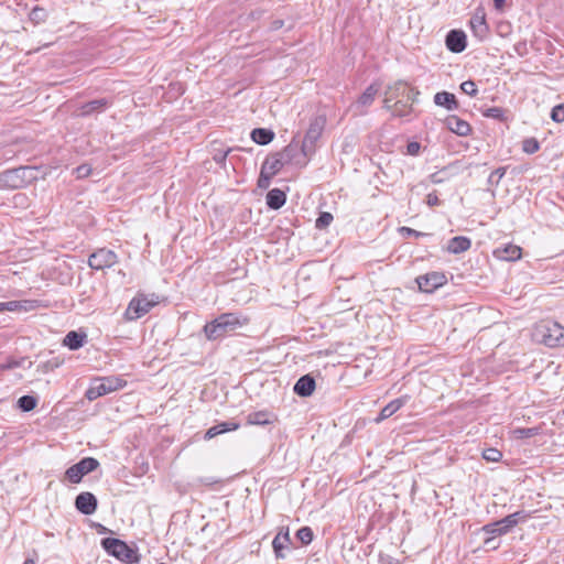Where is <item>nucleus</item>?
I'll use <instances>...</instances> for the list:
<instances>
[{"mask_svg":"<svg viewBox=\"0 0 564 564\" xmlns=\"http://www.w3.org/2000/svg\"><path fill=\"white\" fill-rule=\"evenodd\" d=\"M12 302V312L23 311L29 312L39 307V303L35 300H22V301H11Z\"/></svg>","mask_w":564,"mask_h":564,"instance_id":"33","label":"nucleus"},{"mask_svg":"<svg viewBox=\"0 0 564 564\" xmlns=\"http://www.w3.org/2000/svg\"><path fill=\"white\" fill-rule=\"evenodd\" d=\"M533 337L547 347L564 346V327L554 321H541L534 327Z\"/></svg>","mask_w":564,"mask_h":564,"instance_id":"2","label":"nucleus"},{"mask_svg":"<svg viewBox=\"0 0 564 564\" xmlns=\"http://www.w3.org/2000/svg\"><path fill=\"white\" fill-rule=\"evenodd\" d=\"M500 545V542L497 540L496 536H487L485 540H484V547L489 551V550H497Z\"/></svg>","mask_w":564,"mask_h":564,"instance_id":"46","label":"nucleus"},{"mask_svg":"<svg viewBox=\"0 0 564 564\" xmlns=\"http://www.w3.org/2000/svg\"><path fill=\"white\" fill-rule=\"evenodd\" d=\"M386 95H389L394 101L403 98L415 101V97L419 95V91L409 87L403 82H398L394 85L388 87Z\"/></svg>","mask_w":564,"mask_h":564,"instance_id":"15","label":"nucleus"},{"mask_svg":"<svg viewBox=\"0 0 564 564\" xmlns=\"http://www.w3.org/2000/svg\"><path fill=\"white\" fill-rule=\"evenodd\" d=\"M432 182L433 183H438V182H441V180H438V177H436V174H433L432 175Z\"/></svg>","mask_w":564,"mask_h":564,"instance_id":"58","label":"nucleus"},{"mask_svg":"<svg viewBox=\"0 0 564 564\" xmlns=\"http://www.w3.org/2000/svg\"><path fill=\"white\" fill-rule=\"evenodd\" d=\"M481 113L486 118H491L499 121L506 120V110L501 107L486 108L481 110Z\"/></svg>","mask_w":564,"mask_h":564,"instance_id":"35","label":"nucleus"},{"mask_svg":"<svg viewBox=\"0 0 564 564\" xmlns=\"http://www.w3.org/2000/svg\"><path fill=\"white\" fill-rule=\"evenodd\" d=\"M198 481L205 486H212V485L218 482V480L213 479V478H199Z\"/></svg>","mask_w":564,"mask_h":564,"instance_id":"54","label":"nucleus"},{"mask_svg":"<svg viewBox=\"0 0 564 564\" xmlns=\"http://www.w3.org/2000/svg\"><path fill=\"white\" fill-rule=\"evenodd\" d=\"M156 303V301L150 300L145 295H138L130 301L124 316L130 321L138 319L149 313Z\"/></svg>","mask_w":564,"mask_h":564,"instance_id":"9","label":"nucleus"},{"mask_svg":"<svg viewBox=\"0 0 564 564\" xmlns=\"http://www.w3.org/2000/svg\"><path fill=\"white\" fill-rule=\"evenodd\" d=\"M250 137L253 142L260 145H265L274 139V132L265 128H256L251 131Z\"/></svg>","mask_w":564,"mask_h":564,"instance_id":"30","label":"nucleus"},{"mask_svg":"<svg viewBox=\"0 0 564 564\" xmlns=\"http://www.w3.org/2000/svg\"><path fill=\"white\" fill-rule=\"evenodd\" d=\"M23 564H34V561H33V560L28 558V560H25V561H24V563H23Z\"/></svg>","mask_w":564,"mask_h":564,"instance_id":"59","label":"nucleus"},{"mask_svg":"<svg viewBox=\"0 0 564 564\" xmlns=\"http://www.w3.org/2000/svg\"><path fill=\"white\" fill-rule=\"evenodd\" d=\"M296 538L302 542V544L307 545L313 540V531L310 527H302L297 530Z\"/></svg>","mask_w":564,"mask_h":564,"instance_id":"39","label":"nucleus"},{"mask_svg":"<svg viewBox=\"0 0 564 564\" xmlns=\"http://www.w3.org/2000/svg\"><path fill=\"white\" fill-rule=\"evenodd\" d=\"M393 102L394 100L389 95H386L383 99V108L392 113Z\"/></svg>","mask_w":564,"mask_h":564,"instance_id":"51","label":"nucleus"},{"mask_svg":"<svg viewBox=\"0 0 564 564\" xmlns=\"http://www.w3.org/2000/svg\"><path fill=\"white\" fill-rule=\"evenodd\" d=\"M285 161L282 159L281 153H275L265 159L261 169L265 174L274 176L285 165Z\"/></svg>","mask_w":564,"mask_h":564,"instance_id":"22","label":"nucleus"},{"mask_svg":"<svg viewBox=\"0 0 564 564\" xmlns=\"http://www.w3.org/2000/svg\"><path fill=\"white\" fill-rule=\"evenodd\" d=\"M494 256L499 260L516 261L521 258L522 249L519 246L509 243L495 249Z\"/></svg>","mask_w":564,"mask_h":564,"instance_id":"20","label":"nucleus"},{"mask_svg":"<svg viewBox=\"0 0 564 564\" xmlns=\"http://www.w3.org/2000/svg\"><path fill=\"white\" fill-rule=\"evenodd\" d=\"M272 177H273L272 175L265 174L264 171L261 169V172H260V175L258 178V186L260 188H268Z\"/></svg>","mask_w":564,"mask_h":564,"instance_id":"45","label":"nucleus"},{"mask_svg":"<svg viewBox=\"0 0 564 564\" xmlns=\"http://www.w3.org/2000/svg\"><path fill=\"white\" fill-rule=\"evenodd\" d=\"M540 149V143L535 138L524 139L522 142V150L528 154H533Z\"/></svg>","mask_w":564,"mask_h":564,"instance_id":"38","label":"nucleus"},{"mask_svg":"<svg viewBox=\"0 0 564 564\" xmlns=\"http://www.w3.org/2000/svg\"><path fill=\"white\" fill-rule=\"evenodd\" d=\"M248 323V317L236 313H223L210 323H207L203 330L208 340H217Z\"/></svg>","mask_w":564,"mask_h":564,"instance_id":"1","label":"nucleus"},{"mask_svg":"<svg viewBox=\"0 0 564 564\" xmlns=\"http://www.w3.org/2000/svg\"><path fill=\"white\" fill-rule=\"evenodd\" d=\"M446 47L453 53H462L467 45L466 34L460 30H451L445 39Z\"/></svg>","mask_w":564,"mask_h":564,"instance_id":"17","label":"nucleus"},{"mask_svg":"<svg viewBox=\"0 0 564 564\" xmlns=\"http://www.w3.org/2000/svg\"><path fill=\"white\" fill-rule=\"evenodd\" d=\"M45 367L53 369L54 367H58V362H54V364H52L51 361H48V362L45 365Z\"/></svg>","mask_w":564,"mask_h":564,"instance_id":"57","label":"nucleus"},{"mask_svg":"<svg viewBox=\"0 0 564 564\" xmlns=\"http://www.w3.org/2000/svg\"><path fill=\"white\" fill-rule=\"evenodd\" d=\"M36 405H37V399L32 395H22L18 400V406L23 412H30V411L34 410L36 408Z\"/></svg>","mask_w":564,"mask_h":564,"instance_id":"34","label":"nucleus"},{"mask_svg":"<svg viewBox=\"0 0 564 564\" xmlns=\"http://www.w3.org/2000/svg\"><path fill=\"white\" fill-rule=\"evenodd\" d=\"M470 28L474 35L480 41L485 40L488 35V24L482 11H477L470 19Z\"/></svg>","mask_w":564,"mask_h":564,"instance_id":"19","label":"nucleus"},{"mask_svg":"<svg viewBox=\"0 0 564 564\" xmlns=\"http://www.w3.org/2000/svg\"><path fill=\"white\" fill-rule=\"evenodd\" d=\"M91 169L88 165H80L76 169L78 177H86L90 174Z\"/></svg>","mask_w":564,"mask_h":564,"instance_id":"49","label":"nucleus"},{"mask_svg":"<svg viewBox=\"0 0 564 564\" xmlns=\"http://www.w3.org/2000/svg\"><path fill=\"white\" fill-rule=\"evenodd\" d=\"M505 173H506V169L505 167L496 169L489 175L488 182L491 183V184H494V183L497 184L503 177Z\"/></svg>","mask_w":564,"mask_h":564,"instance_id":"44","label":"nucleus"},{"mask_svg":"<svg viewBox=\"0 0 564 564\" xmlns=\"http://www.w3.org/2000/svg\"><path fill=\"white\" fill-rule=\"evenodd\" d=\"M29 167H18L4 171L0 174V184L9 188H21L26 184L25 173Z\"/></svg>","mask_w":564,"mask_h":564,"instance_id":"12","label":"nucleus"},{"mask_svg":"<svg viewBox=\"0 0 564 564\" xmlns=\"http://www.w3.org/2000/svg\"><path fill=\"white\" fill-rule=\"evenodd\" d=\"M421 150V144L416 141L410 142L406 145V152L410 155H417Z\"/></svg>","mask_w":564,"mask_h":564,"instance_id":"47","label":"nucleus"},{"mask_svg":"<svg viewBox=\"0 0 564 564\" xmlns=\"http://www.w3.org/2000/svg\"><path fill=\"white\" fill-rule=\"evenodd\" d=\"M378 91L379 88L375 84L368 86L366 90L361 94V96L358 98V100L351 106V109L355 111V115H366L368 107H370L375 101Z\"/></svg>","mask_w":564,"mask_h":564,"instance_id":"13","label":"nucleus"},{"mask_svg":"<svg viewBox=\"0 0 564 564\" xmlns=\"http://www.w3.org/2000/svg\"><path fill=\"white\" fill-rule=\"evenodd\" d=\"M460 89L464 94L471 96V97L476 96L478 93L477 86H476L475 82H473V80L463 82L460 84Z\"/></svg>","mask_w":564,"mask_h":564,"instance_id":"42","label":"nucleus"},{"mask_svg":"<svg viewBox=\"0 0 564 564\" xmlns=\"http://www.w3.org/2000/svg\"><path fill=\"white\" fill-rule=\"evenodd\" d=\"M101 545L105 551L117 557L118 560L134 564L139 563L140 555L137 550L130 547L124 541L115 538H105L101 540Z\"/></svg>","mask_w":564,"mask_h":564,"instance_id":"3","label":"nucleus"},{"mask_svg":"<svg viewBox=\"0 0 564 564\" xmlns=\"http://www.w3.org/2000/svg\"><path fill=\"white\" fill-rule=\"evenodd\" d=\"M98 467L99 462L96 458L85 457L68 467L65 471V476L72 484H78L84 476L96 470Z\"/></svg>","mask_w":564,"mask_h":564,"instance_id":"7","label":"nucleus"},{"mask_svg":"<svg viewBox=\"0 0 564 564\" xmlns=\"http://www.w3.org/2000/svg\"><path fill=\"white\" fill-rule=\"evenodd\" d=\"M551 118L555 122L564 121V104H560L552 109Z\"/></svg>","mask_w":564,"mask_h":564,"instance_id":"43","label":"nucleus"},{"mask_svg":"<svg viewBox=\"0 0 564 564\" xmlns=\"http://www.w3.org/2000/svg\"><path fill=\"white\" fill-rule=\"evenodd\" d=\"M286 200V195L282 189L273 188L268 192L267 194V205L271 209H279L281 208Z\"/></svg>","mask_w":564,"mask_h":564,"instance_id":"28","label":"nucleus"},{"mask_svg":"<svg viewBox=\"0 0 564 564\" xmlns=\"http://www.w3.org/2000/svg\"><path fill=\"white\" fill-rule=\"evenodd\" d=\"M333 215L328 212H323L319 214L318 218L316 219L315 221V227L317 229H324L326 228L327 226L330 225V223L333 221Z\"/></svg>","mask_w":564,"mask_h":564,"instance_id":"40","label":"nucleus"},{"mask_svg":"<svg viewBox=\"0 0 564 564\" xmlns=\"http://www.w3.org/2000/svg\"><path fill=\"white\" fill-rule=\"evenodd\" d=\"M12 302H2L0 303V313L1 312H12Z\"/></svg>","mask_w":564,"mask_h":564,"instance_id":"53","label":"nucleus"},{"mask_svg":"<svg viewBox=\"0 0 564 564\" xmlns=\"http://www.w3.org/2000/svg\"><path fill=\"white\" fill-rule=\"evenodd\" d=\"M419 289L425 293H432L436 289L443 286L446 282V275L443 272H429L416 278Z\"/></svg>","mask_w":564,"mask_h":564,"instance_id":"11","label":"nucleus"},{"mask_svg":"<svg viewBox=\"0 0 564 564\" xmlns=\"http://www.w3.org/2000/svg\"><path fill=\"white\" fill-rule=\"evenodd\" d=\"M482 457L487 462L497 463L501 459L502 453L497 448H487L482 452Z\"/></svg>","mask_w":564,"mask_h":564,"instance_id":"41","label":"nucleus"},{"mask_svg":"<svg viewBox=\"0 0 564 564\" xmlns=\"http://www.w3.org/2000/svg\"><path fill=\"white\" fill-rule=\"evenodd\" d=\"M273 421V415L267 411L252 412L247 416V423L251 425H267Z\"/></svg>","mask_w":564,"mask_h":564,"instance_id":"31","label":"nucleus"},{"mask_svg":"<svg viewBox=\"0 0 564 564\" xmlns=\"http://www.w3.org/2000/svg\"><path fill=\"white\" fill-rule=\"evenodd\" d=\"M471 246L469 238L464 236H456L448 241L447 250L451 253L457 254L467 251Z\"/></svg>","mask_w":564,"mask_h":564,"instance_id":"27","label":"nucleus"},{"mask_svg":"<svg viewBox=\"0 0 564 564\" xmlns=\"http://www.w3.org/2000/svg\"><path fill=\"white\" fill-rule=\"evenodd\" d=\"M228 152H224V153H220V154H216L214 156V160L218 163H221L226 160V156H227Z\"/></svg>","mask_w":564,"mask_h":564,"instance_id":"55","label":"nucleus"},{"mask_svg":"<svg viewBox=\"0 0 564 564\" xmlns=\"http://www.w3.org/2000/svg\"><path fill=\"white\" fill-rule=\"evenodd\" d=\"M506 0H494V4L497 9H501L505 4Z\"/></svg>","mask_w":564,"mask_h":564,"instance_id":"56","label":"nucleus"},{"mask_svg":"<svg viewBox=\"0 0 564 564\" xmlns=\"http://www.w3.org/2000/svg\"><path fill=\"white\" fill-rule=\"evenodd\" d=\"M401 232L405 234L406 236H413V237H416V238L427 235V234L417 231V230L409 228V227H402L401 228Z\"/></svg>","mask_w":564,"mask_h":564,"instance_id":"48","label":"nucleus"},{"mask_svg":"<svg viewBox=\"0 0 564 564\" xmlns=\"http://www.w3.org/2000/svg\"><path fill=\"white\" fill-rule=\"evenodd\" d=\"M239 423L232 421L218 423L206 431L205 440H212L223 433L236 431L239 429Z\"/></svg>","mask_w":564,"mask_h":564,"instance_id":"26","label":"nucleus"},{"mask_svg":"<svg viewBox=\"0 0 564 564\" xmlns=\"http://www.w3.org/2000/svg\"><path fill=\"white\" fill-rule=\"evenodd\" d=\"M292 545V540L290 538V531L288 527L280 528V531L274 536L272 541V547L274 551V555L278 560L284 558L285 554L283 553L284 550H290Z\"/></svg>","mask_w":564,"mask_h":564,"instance_id":"14","label":"nucleus"},{"mask_svg":"<svg viewBox=\"0 0 564 564\" xmlns=\"http://www.w3.org/2000/svg\"><path fill=\"white\" fill-rule=\"evenodd\" d=\"M109 105L110 101L107 98L88 101L80 106L79 116L86 117L93 115L94 112H102Z\"/></svg>","mask_w":564,"mask_h":564,"instance_id":"24","label":"nucleus"},{"mask_svg":"<svg viewBox=\"0 0 564 564\" xmlns=\"http://www.w3.org/2000/svg\"><path fill=\"white\" fill-rule=\"evenodd\" d=\"M97 498L88 491L80 492L75 499L76 509L85 514L90 516L97 510Z\"/></svg>","mask_w":564,"mask_h":564,"instance_id":"16","label":"nucleus"},{"mask_svg":"<svg viewBox=\"0 0 564 564\" xmlns=\"http://www.w3.org/2000/svg\"><path fill=\"white\" fill-rule=\"evenodd\" d=\"M524 517L521 516V512H514L507 517H505L501 520L485 524L480 531L487 534L488 536H499L507 534L509 531H511L512 528H514L520 519H523Z\"/></svg>","mask_w":564,"mask_h":564,"instance_id":"6","label":"nucleus"},{"mask_svg":"<svg viewBox=\"0 0 564 564\" xmlns=\"http://www.w3.org/2000/svg\"><path fill=\"white\" fill-rule=\"evenodd\" d=\"M282 159L286 164H293L303 167L307 164L311 152L303 151V144L293 139L281 152Z\"/></svg>","mask_w":564,"mask_h":564,"instance_id":"8","label":"nucleus"},{"mask_svg":"<svg viewBox=\"0 0 564 564\" xmlns=\"http://www.w3.org/2000/svg\"><path fill=\"white\" fill-rule=\"evenodd\" d=\"M325 126H326V116L325 115H317L311 119L308 129H307L305 137L302 141L304 152H311V154H313L315 152V143L322 137Z\"/></svg>","mask_w":564,"mask_h":564,"instance_id":"5","label":"nucleus"},{"mask_svg":"<svg viewBox=\"0 0 564 564\" xmlns=\"http://www.w3.org/2000/svg\"><path fill=\"white\" fill-rule=\"evenodd\" d=\"M410 397L403 395L390 401L380 412L379 416L376 419L377 422H381L391 415H393L397 411H399L408 401Z\"/></svg>","mask_w":564,"mask_h":564,"instance_id":"23","label":"nucleus"},{"mask_svg":"<svg viewBox=\"0 0 564 564\" xmlns=\"http://www.w3.org/2000/svg\"><path fill=\"white\" fill-rule=\"evenodd\" d=\"M283 25H284V21L281 19H276V20L272 21V23L270 25V30L276 31V30L281 29Z\"/></svg>","mask_w":564,"mask_h":564,"instance_id":"52","label":"nucleus"},{"mask_svg":"<svg viewBox=\"0 0 564 564\" xmlns=\"http://www.w3.org/2000/svg\"><path fill=\"white\" fill-rule=\"evenodd\" d=\"M434 102L436 106L444 107L447 110L458 109V101L454 94L448 91H440L434 95Z\"/></svg>","mask_w":564,"mask_h":564,"instance_id":"25","label":"nucleus"},{"mask_svg":"<svg viewBox=\"0 0 564 564\" xmlns=\"http://www.w3.org/2000/svg\"><path fill=\"white\" fill-rule=\"evenodd\" d=\"M126 380L119 377H105L96 380L86 391L85 397L94 401L99 397L117 391L126 386Z\"/></svg>","mask_w":564,"mask_h":564,"instance_id":"4","label":"nucleus"},{"mask_svg":"<svg viewBox=\"0 0 564 564\" xmlns=\"http://www.w3.org/2000/svg\"><path fill=\"white\" fill-rule=\"evenodd\" d=\"M118 262V256L110 249L100 248L88 258V265L94 270H104L113 267Z\"/></svg>","mask_w":564,"mask_h":564,"instance_id":"10","label":"nucleus"},{"mask_svg":"<svg viewBox=\"0 0 564 564\" xmlns=\"http://www.w3.org/2000/svg\"><path fill=\"white\" fill-rule=\"evenodd\" d=\"M444 123L448 130L460 137H466L471 131L470 124L455 115L447 116Z\"/></svg>","mask_w":564,"mask_h":564,"instance_id":"18","label":"nucleus"},{"mask_svg":"<svg viewBox=\"0 0 564 564\" xmlns=\"http://www.w3.org/2000/svg\"><path fill=\"white\" fill-rule=\"evenodd\" d=\"M426 203L429 206L433 207V206H437L440 204V199L435 193H430L426 196Z\"/></svg>","mask_w":564,"mask_h":564,"instance_id":"50","label":"nucleus"},{"mask_svg":"<svg viewBox=\"0 0 564 564\" xmlns=\"http://www.w3.org/2000/svg\"><path fill=\"white\" fill-rule=\"evenodd\" d=\"M414 101L408 100L406 98L398 99L393 102L392 117L403 118L408 117L412 111V104Z\"/></svg>","mask_w":564,"mask_h":564,"instance_id":"29","label":"nucleus"},{"mask_svg":"<svg viewBox=\"0 0 564 564\" xmlns=\"http://www.w3.org/2000/svg\"><path fill=\"white\" fill-rule=\"evenodd\" d=\"M512 434H513V437L517 440L529 438V437L535 436L538 434V429L536 427H530V429L519 427V429L513 430Z\"/></svg>","mask_w":564,"mask_h":564,"instance_id":"37","label":"nucleus"},{"mask_svg":"<svg viewBox=\"0 0 564 564\" xmlns=\"http://www.w3.org/2000/svg\"><path fill=\"white\" fill-rule=\"evenodd\" d=\"M29 18L34 24H40L46 20L47 13L45 9L41 7H34L30 12Z\"/></svg>","mask_w":564,"mask_h":564,"instance_id":"36","label":"nucleus"},{"mask_svg":"<svg viewBox=\"0 0 564 564\" xmlns=\"http://www.w3.org/2000/svg\"><path fill=\"white\" fill-rule=\"evenodd\" d=\"M85 339H86V335L85 334H79V333H77L75 330H72V332L67 333V335L65 336L63 343L69 349L76 350V349L80 348L84 345Z\"/></svg>","mask_w":564,"mask_h":564,"instance_id":"32","label":"nucleus"},{"mask_svg":"<svg viewBox=\"0 0 564 564\" xmlns=\"http://www.w3.org/2000/svg\"><path fill=\"white\" fill-rule=\"evenodd\" d=\"M314 390L315 379L310 375L302 376L293 387L294 393L304 398L312 395Z\"/></svg>","mask_w":564,"mask_h":564,"instance_id":"21","label":"nucleus"}]
</instances>
